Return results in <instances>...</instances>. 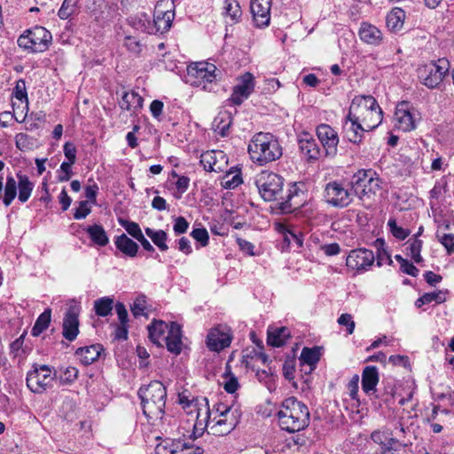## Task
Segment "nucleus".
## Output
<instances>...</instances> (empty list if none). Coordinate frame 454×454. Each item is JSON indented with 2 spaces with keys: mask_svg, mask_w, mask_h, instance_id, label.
<instances>
[{
  "mask_svg": "<svg viewBox=\"0 0 454 454\" xmlns=\"http://www.w3.org/2000/svg\"><path fill=\"white\" fill-rule=\"evenodd\" d=\"M241 411L240 409L237 406L231 405H226L224 403H216L214 405L213 410L211 411L212 415H223L227 413V411Z\"/></svg>",
  "mask_w": 454,
  "mask_h": 454,
  "instance_id": "nucleus-62",
  "label": "nucleus"
},
{
  "mask_svg": "<svg viewBox=\"0 0 454 454\" xmlns=\"http://www.w3.org/2000/svg\"><path fill=\"white\" fill-rule=\"evenodd\" d=\"M28 33L33 43V52H43L47 50L51 40V35L47 29L43 27H35L33 30H28Z\"/></svg>",
  "mask_w": 454,
  "mask_h": 454,
  "instance_id": "nucleus-25",
  "label": "nucleus"
},
{
  "mask_svg": "<svg viewBox=\"0 0 454 454\" xmlns=\"http://www.w3.org/2000/svg\"><path fill=\"white\" fill-rule=\"evenodd\" d=\"M57 378V372L48 365H34L27 373V386L35 394H42L47 388L52 387L53 380Z\"/></svg>",
  "mask_w": 454,
  "mask_h": 454,
  "instance_id": "nucleus-10",
  "label": "nucleus"
},
{
  "mask_svg": "<svg viewBox=\"0 0 454 454\" xmlns=\"http://www.w3.org/2000/svg\"><path fill=\"white\" fill-rule=\"evenodd\" d=\"M145 234L152 239L153 244L162 252L167 251L168 247L167 245L168 234L163 230L155 231L152 228H145Z\"/></svg>",
  "mask_w": 454,
  "mask_h": 454,
  "instance_id": "nucleus-38",
  "label": "nucleus"
},
{
  "mask_svg": "<svg viewBox=\"0 0 454 454\" xmlns=\"http://www.w3.org/2000/svg\"><path fill=\"white\" fill-rule=\"evenodd\" d=\"M173 4L167 1H159L154 8L153 22L157 32L168 31L174 20Z\"/></svg>",
  "mask_w": 454,
  "mask_h": 454,
  "instance_id": "nucleus-16",
  "label": "nucleus"
},
{
  "mask_svg": "<svg viewBox=\"0 0 454 454\" xmlns=\"http://www.w3.org/2000/svg\"><path fill=\"white\" fill-rule=\"evenodd\" d=\"M144 98L136 91L124 92L120 106L123 110L137 113L143 107Z\"/></svg>",
  "mask_w": 454,
  "mask_h": 454,
  "instance_id": "nucleus-29",
  "label": "nucleus"
},
{
  "mask_svg": "<svg viewBox=\"0 0 454 454\" xmlns=\"http://www.w3.org/2000/svg\"><path fill=\"white\" fill-rule=\"evenodd\" d=\"M131 312L135 317L145 315L146 310V296L138 295L130 307Z\"/></svg>",
  "mask_w": 454,
  "mask_h": 454,
  "instance_id": "nucleus-53",
  "label": "nucleus"
},
{
  "mask_svg": "<svg viewBox=\"0 0 454 454\" xmlns=\"http://www.w3.org/2000/svg\"><path fill=\"white\" fill-rule=\"evenodd\" d=\"M64 154L67 159V162L75 163L76 161V147L72 142H67L63 147Z\"/></svg>",
  "mask_w": 454,
  "mask_h": 454,
  "instance_id": "nucleus-63",
  "label": "nucleus"
},
{
  "mask_svg": "<svg viewBox=\"0 0 454 454\" xmlns=\"http://www.w3.org/2000/svg\"><path fill=\"white\" fill-rule=\"evenodd\" d=\"M383 112L380 106L373 107L369 112L364 113L359 117L360 122L364 126V129L367 131L372 130L377 128L382 121Z\"/></svg>",
  "mask_w": 454,
  "mask_h": 454,
  "instance_id": "nucleus-30",
  "label": "nucleus"
},
{
  "mask_svg": "<svg viewBox=\"0 0 454 454\" xmlns=\"http://www.w3.org/2000/svg\"><path fill=\"white\" fill-rule=\"evenodd\" d=\"M74 163L63 161L60 165V174L58 176V179L59 182H67L70 180L73 171H72V166Z\"/></svg>",
  "mask_w": 454,
  "mask_h": 454,
  "instance_id": "nucleus-61",
  "label": "nucleus"
},
{
  "mask_svg": "<svg viewBox=\"0 0 454 454\" xmlns=\"http://www.w3.org/2000/svg\"><path fill=\"white\" fill-rule=\"evenodd\" d=\"M191 236L195 240L200 242L202 247H206L208 244L209 236L207 231L205 228L194 229L192 231Z\"/></svg>",
  "mask_w": 454,
  "mask_h": 454,
  "instance_id": "nucleus-59",
  "label": "nucleus"
},
{
  "mask_svg": "<svg viewBox=\"0 0 454 454\" xmlns=\"http://www.w3.org/2000/svg\"><path fill=\"white\" fill-rule=\"evenodd\" d=\"M338 324L347 327L348 334H352L355 330L356 324L352 318V316L348 313L341 314L338 320Z\"/></svg>",
  "mask_w": 454,
  "mask_h": 454,
  "instance_id": "nucleus-60",
  "label": "nucleus"
},
{
  "mask_svg": "<svg viewBox=\"0 0 454 454\" xmlns=\"http://www.w3.org/2000/svg\"><path fill=\"white\" fill-rule=\"evenodd\" d=\"M450 67V62L445 58L431 61L418 68L419 80L428 89H435L442 82Z\"/></svg>",
  "mask_w": 454,
  "mask_h": 454,
  "instance_id": "nucleus-8",
  "label": "nucleus"
},
{
  "mask_svg": "<svg viewBox=\"0 0 454 454\" xmlns=\"http://www.w3.org/2000/svg\"><path fill=\"white\" fill-rule=\"evenodd\" d=\"M320 359V352L317 348H303L300 360L314 369Z\"/></svg>",
  "mask_w": 454,
  "mask_h": 454,
  "instance_id": "nucleus-44",
  "label": "nucleus"
},
{
  "mask_svg": "<svg viewBox=\"0 0 454 454\" xmlns=\"http://www.w3.org/2000/svg\"><path fill=\"white\" fill-rule=\"evenodd\" d=\"M138 396L141 399L143 413L148 420L153 424L160 420L163 425L164 420H167V418H164L167 397L165 386L159 380H153L139 388Z\"/></svg>",
  "mask_w": 454,
  "mask_h": 454,
  "instance_id": "nucleus-4",
  "label": "nucleus"
},
{
  "mask_svg": "<svg viewBox=\"0 0 454 454\" xmlns=\"http://www.w3.org/2000/svg\"><path fill=\"white\" fill-rule=\"evenodd\" d=\"M380 454H406V445L396 439L395 443L383 447Z\"/></svg>",
  "mask_w": 454,
  "mask_h": 454,
  "instance_id": "nucleus-55",
  "label": "nucleus"
},
{
  "mask_svg": "<svg viewBox=\"0 0 454 454\" xmlns=\"http://www.w3.org/2000/svg\"><path fill=\"white\" fill-rule=\"evenodd\" d=\"M258 191L265 201L278 199L283 191V178L273 172L262 171L255 181Z\"/></svg>",
  "mask_w": 454,
  "mask_h": 454,
  "instance_id": "nucleus-11",
  "label": "nucleus"
},
{
  "mask_svg": "<svg viewBox=\"0 0 454 454\" xmlns=\"http://www.w3.org/2000/svg\"><path fill=\"white\" fill-rule=\"evenodd\" d=\"M188 228L189 223L184 216L174 217L173 231L176 236L185 233Z\"/></svg>",
  "mask_w": 454,
  "mask_h": 454,
  "instance_id": "nucleus-57",
  "label": "nucleus"
},
{
  "mask_svg": "<svg viewBox=\"0 0 454 454\" xmlns=\"http://www.w3.org/2000/svg\"><path fill=\"white\" fill-rule=\"evenodd\" d=\"M358 35L360 39L367 44L378 46L383 42L382 32L377 27L367 22L361 24Z\"/></svg>",
  "mask_w": 454,
  "mask_h": 454,
  "instance_id": "nucleus-23",
  "label": "nucleus"
},
{
  "mask_svg": "<svg viewBox=\"0 0 454 454\" xmlns=\"http://www.w3.org/2000/svg\"><path fill=\"white\" fill-rule=\"evenodd\" d=\"M147 328L150 340L157 345H161V340H164V334L168 331L169 325L161 320H153Z\"/></svg>",
  "mask_w": 454,
  "mask_h": 454,
  "instance_id": "nucleus-32",
  "label": "nucleus"
},
{
  "mask_svg": "<svg viewBox=\"0 0 454 454\" xmlns=\"http://www.w3.org/2000/svg\"><path fill=\"white\" fill-rule=\"evenodd\" d=\"M178 403L188 414H196L195 421H198V413L203 414L205 409L208 407L207 398L192 396L186 390L178 394Z\"/></svg>",
  "mask_w": 454,
  "mask_h": 454,
  "instance_id": "nucleus-18",
  "label": "nucleus"
},
{
  "mask_svg": "<svg viewBox=\"0 0 454 454\" xmlns=\"http://www.w3.org/2000/svg\"><path fill=\"white\" fill-rule=\"evenodd\" d=\"M223 13L230 19L231 22L237 23L242 15V11L237 0H225Z\"/></svg>",
  "mask_w": 454,
  "mask_h": 454,
  "instance_id": "nucleus-40",
  "label": "nucleus"
},
{
  "mask_svg": "<svg viewBox=\"0 0 454 454\" xmlns=\"http://www.w3.org/2000/svg\"><path fill=\"white\" fill-rule=\"evenodd\" d=\"M12 96L19 100L21 104H24V108L27 111L28 109V98L26 88V82L23 79H20L16 82V85L13 89Z\"/></svg>",
  "mask_w": 454,
  "mask_h": 454,
  "instance_id": "nucleus-47",
  "label": "nucleus"
},
{
  "mask_svg": "<svg viewBox=\"0 0 454 454\" xmlns=\"http://www.w3.org/2000/svg\"><path fill=\"white\" fill-rule=\"evenodd\" d=\"M247 153L254 164L263 167L279 160L283 155V147L275 135L261 131L250 139Z\"/></svg>",
  "mask_w": 454,
  "mask_h": 454,
  "instance_id": "nucleus-2",
  "label": "nucleus"
},
{
  "mask_svg": "<svg viewBox=\"0 0 454 454\" xmlns=\"http://www.w3.org/2000/svg\"><path fill=\"white\" fill-rule=\"evenodd\" d=\"M118 222L120 225L123 227L126 231L137 240H138L140 237L144 236L138 223L122 218H119Z\"/></svg>",
  "mask_w": 454,
  "mask_h": 454,
  "instance_id": "nucleus-49",
  "label": "nucleus"
},
{
  "mask_svg": "<svg viewBox=\"0 0 454 454\" xmlns=\"http://www.w3.org/2000/svg\"><path fill=\"white\" fill-rule=\"evenodd\" d=\"M75 0H64L58 15L61 20L68 19L74 12Z\"/></svg>",
  "mask_w": 454,
  "mask_h": 454,
  "instance_id": "nucleus-54",
  "label": "nucleus"
},
{
  "mask_svg": "<svg viewBox=\"0 0 454 454\" xmlns=\"http://www.w3.org/2000/svg\"><path fill=\"white\" fill-rule=\"evenodd\" d=\"M114 245L120 252L129 257H135L139 249L138 245L124 233L115 237Z\"/></svg>",
  "mask_w": 454,
  "mask_h": 454,
  "instance_id": "nucleus-31",
  "label": "nucleus"
},
{
  "mask_svg": "<svg viewBox=\"0 0 454 454\" xmlns=\"http://www.w3.org/2000/svg\"><path fill=\"white\" fill-rule=\"evenodd\" d=\"M350 121V127L346 129V136L348 141L354 144L361 143L364 132L367 131L364 129V125L359 120H353V118H347Z\"/></svg>",
  "mask_w": 454,
  "mask_h": 454,
  "instance_id": "nucleus-34",
  "label": "nucleus"
},
{
  "mask_svg": "<svg viewBox=\"0 0 454 454\" xmlns=\"http://www.w3.org/2000/svg\"><path fill=\"white\" fill-rule=\"evenodd\" d=\"M51 310L46 309L36 319L33 328L32 335L39 336L43 331H45L51 323Z\"/></svg>",
  "mask_w": 454,
  "mask_h": 454,
  "instance_id": "nucleus-43",
  "label": "nucleus"
},
{
  "mask_svg": "<svg viewBox=\"0 0 454 454\" xmlns=\"http://www.w3.org/2000/svg\"><path fill=\"white\" fill-rule=\"evenodd\" d=\"M382 180L372 169H360L350 179L354 195L369 208L372 206L377 193L382 189Z\"/></svg>",
  "mask_w": 454,
  "mask_h": 454,
  "instance_id": "nucleus-5",
  "label": "nucleus"
},
{
  "mask_svg": "<svg viewBox=\"0 0 454 454\" xmlns=\"http://www.w3.org/2000/svg\"><path fill=\"white\" fill-rule=\"evenodd\" d=\"M242 183L240 172H227L223 178L222 185L225 189H234Z\"/></svg>",
  "mask_w": 454,
  "mask_h": 454,
  "instance_id": "nucleus-51",
  "label": "nucleus"
},
{
  "mask_svg": "<svg viewBox=\"0 0 454 454\" xmlns=\"http://www.w3.org/2000/svg\"><path fill=\"white\" fill-rule=\"evenodd\" d=\"M241 411H227L223 415H215L211 417V411L209 406L205 409L203 414L198 413V421L192 426V433L190 437L196 439L201 436L207 429L208 434L216 436L227 435L232 432L240 421Z\"/></svg>",
  "mask_w": 454,
  "mask_h": 454,
  "instance_id": "nucleus-1",
  "label": "nucleus"
},
{
  "mask_svg": "<svg viewBox=\"0 0 454 454\" xmlns=\"http://www.w3.org/2000/svg\"><path fill=\"white\" fill-rule=\"evenodd\" d=\"M164 340L169 352L176 355L180 354L182 351V331L181 326L177 323H170L168 335Z\"/></svg>",
  "mask_w": 454,
  "mask_h": 454,
  "instance_id": "nucleus-24",
  "label": "nucleus"
},
{
  "mask_svg": "<svg viewBox=\"0 0 454 454\" xmlns=\"http://www.w3.org/2000/svg\"><path fill=\"white\" fill-rule=\"evenodd\" d=\"M277 417L280 428L288 433L304 430L309 427L310 420L308 406L294 396L283 400Z\"/></svg>",
  "mask_w": 454,
  "mask_h": 454,
  "instance_id": "nucleus-3",
  "label": "nucleus"
},
{
  "mask_svg": "<svg viewBox=\"0 0 454 454\" xmlns=\"http://www.w3.org/2000/svg\"><path fill=\"white\" fill-rule=\"evenodd\" d=\"M155 450L156 454H203L200 447H195L184 439H165Z\"/></svg>",
  "mask_w": 454,
  "mask_h": 454,
  "instance_id": "nucleus-14",
  "label": "nucleus"
},
{
  "mask_svg": "<svg viewBox=\"0 0 454 454\" xmlns=\"http://www.w3.org/2000/svg\"><path fill=\"white\" fill-rule=\"evenodd\" d=\"M78 372L75 367L68 366L60 370L59 375L56 379H58L59 385H70L77 379Z\"/></svg>",
  "mask_w": 454,
  "mask_h": 454,
  "instance_id": "nucleus-48",
  "label": "nucleus"
},
{
  "mask_svg": "<svg viewBox=\"0 0 454 454\" xmlns=\"http://www.w3.org/2000/svg\"><path fill=\"white\" fill-rule=\"evenodd\" d=\"M228 162L223 151H208L201 154L200 163L206 171L222 172Z\"/></svg>",
  "mask_w": 454,
  "mask_h": 454,
  "instance_id": "nucleus-22",
  "label": "nucleus"
},
{
  "mask_svg": "<svg viewBox=\"0 0 454 454\" xmlns=\"http://www.w3.org/2000/svg\"><path fill=\"white\" fill-rule=\"evenodd\" d=\"M407 249L410 251V255L416 263H420L423 258L420 254L423 241L416 237L410 239L407 242Z\"/></svg>",
  "mask_w": 454,
  "mask_h": 454,
  "instance_id": "nucleus-46",
  "label": "nucleus"
},
{
  "mask_svg": "<svg viewBox=\"0 0 454 454\" xmlns=\"http://www.w3.org/2000/svg\"><path fill=\"white\" fill-rule=\"evenodd\" d=\"M290 332L286 327L277 328L268 333V344L272 347H282L286 344Z\"/></svg>",
  "mask_w": 454,
  "mask_h": 454,
  "instance_id": "nucleus-37",
  "label": "nucleus"
},
{
  "mask_svg": "<svg viewBox=\"0 0 454 454\" xmlns=\"http://www.w3.org/2000/svg\"><path fill=\"white\" fill-rule=\"evenodd\" d=\"M254 77L247 72L238 78V83L233 87L232 93L228 102L232 106H240L249 98L254 90Z\"/></svg>",
  "mask_w": 454,
  "mask_h": 454,
  "instance_id": "nucleus-15",
  "label": "nucleus"
},
{
  "mask_svg": "<svg viewBox=\"0 0 454 454\" xmlns=\"http://www.w3.org/2000/svg\"><path fill=\"white\" fill-rule=\"evenodd\" d=\"M299 149L308 160H317L320 156V149L316 140L309 134H302L298 139Z\"/></svg>",
  "mask_w": 454,
  "mask_h": 454,
  "instance_id": "nucleus-26",
  "label": "nucleus"
},
{
  "mask_svg": "<svg viewBox=\"0 0 454 454\" xmlns=\"http://www.w3.org/2000/svg\"><path fill=\"white\" fill-rule=\"evenodd\" d=\"M271 0H251L250 9L254 24L258 27L269 26Z\"/></svg>",
  "mask_w": 454,
  "mask_h": 454,
  "instance_id": "nucleus-19",
  "label": "nucleus"
},
{
  "mask_svg": "<svg viewBox=\"0 0 454 454\" xmlns=\"http://www.w3.org/2000/svg\"><path fill=\"white\" fill-rule=\"evenodd\" d=\"M18 188H19V200L22 203L27 202L31 196L34 190V184L29 180L27 175L21 173L17 174Z\"/></svg>",
  "mask_w": 454,
  "mask_h": 454,
  "instance_id": "nucleus-33",
  "label": "nucleus"
},
{
  "mask_svg": "<svg viewBox=\"0 0 454 454\" xmlns=\"http://www.w3.org/2000/svg\"><path fill=\"white\" fill-rule=\"evenodd\" d=\"M375 106H378V102L372 96H356L351 102L347 118L358 120L364 113L369 112Z\"/></svg>",
  "mask_w": 454,
  "mask_h": 454,
  "instance_id": "nucleus-21",
  "label": "nucleus"
},
{
  "mask_svg": "<svg viewBox=\"0 0 454 454\" xmlns=\"http://www.w3.org/2000/svg\"><path fill=\"white\" fill-rule=\"evenodd\" d=\"M445 292L443 291H437V292H433V293H426L425 295H426V298L425 300L427 301V303H431L433 301H434L435 303L437 304H441L442 302H444L446 301V295H445Z\"/></svg>",
  "mask_w": 454,
  "mask_h": 454,
  "instance_id": "nucleus-64",
  "label": "nucleus"
},
{
  "mask_svg": "<svg viewBox=\"0 0 454 454\" xmlns=\"http://www.w3.org/2000/svg\"><path fill=\"white\" fill-rule=\"evenodd\" d=\"M18 182L12 176H7L4 189L3 203L8 207L17 196Z\"/></svg>",
  "mask_w": 454,
  "mask_h": 454,
  "instance_id": "nucleus-41",
  "label": "nucleus"
},
{
  "mask_svg": "<svg viewBox=\"0 0 454 454\" xmlns=\"http://www.w3.org/2000/svg\"><path fill=\"white\" fill-rule=\"evenodd\" d=\"M79 309L76 306H71L68 308L63 319V337L73 341L76 339L79 334Z\"/></svg>",
  "mask_w": 454,
  "mask_h": 454,
  "instance_id": "nucleus-20",
  "label": "nucleus"
},
{
  "mask_svg": "<svg viewBox=\"0 0 454 454\" xmlns=\"http://www.w3.org/2000/svg\"><path fill=\"white\" fill-rule=\"evenodd\" d=\"M103 350L104 348L101 345L93 344L90 346L78 348L75 351V356L79 357L83 364L89 365L99 357Z\"/></svg>",
  "mask_w": 454,
  "mask_h": 454,
  "instance_id": "nucleus-28",
  "label": "nucleus"
},
{
  "mask_svg": "<svg viewBox=\"0 0 454 454\" xmlns=\"http://www.w3.org/2000/svg\"><path fill=\"white\" fill-rule=\"evenodd\" d=\"M86 231L94 244L99 247H105L108 244L109 239L106 231L101 225H90L86 229Z\"/></svg>",
  "mask_w": 454,
  "mask_h": 454,
  "instance_id": "nucleus-35",
  "label": "nucleus"
},
{
  "mask_svg": "<svg viewBox=\"0 0 454 454\" xmlns=\"http://www.w3.org/2000/svg\"><path fill=\"white\" fill-rule=\"evenodd\" d=\"M114 299L109 296L99 298L94 301L95 313L99 317H107L112 313Z\"/></svg>",
  "mask_w": 454,
  "mask_h": 454,
  "instance_id": "nucleus-42",
  "label": "nucleus"
},
{
  "mask_svg": "<svg viewBox=\"0 0 454 454\" xmlns=\"http://www.w3.org/2000/svg\"><path fill=\"white\" fill-rule=\"evenodd\" d=\"M394 119L395 129L410 132L417 128V124L421 120V114L411 103L402 101L396 105Z\"/></svg>",
  "mask_w": 454,
  "mask_h": 454,
  "instance_id": "nucleus-9",
  "label": "nucleus"
},
{
  "mask_svg": "<svg viewBox=\"0 0 454 454\" xmlns=\"http://www.w3.org/2000/svg\"><path fill=\"white\" fill-rule=\"evenodd\" d=\"M232 332L227 325H217L211 328L207 336V347L209 350L220 352L229 347L232 340Z\"/></svg>",
  "mask_w": 454,
  "mask_h": 454,
  "instance_id": "nucleus-12",
  "label": "nucleus"
},
{
  "mask_svg": "<svg viewBox=\"0 0 454 454\" xmlns=\"http://www.w3.org/2000/svg\"><path fill=\"white\" fill-rule=\"evenodd\" d=\"M216 67L207 62H197L187 67L186 82L205 91H213L216 86Z\"/></svg>",
  "mask_w": 454,
  "mask_h": 454,
  "instance_id": "nucleus-6",
  "label": "nucleus"
},
{
  "mask_svg": "<svg viewBox=\"0 0 454 454\" xmlns=\"http://www.w3.org/2000/svg\"><path fill=\"white\" fill-rule=\"evenodd\" d=\"M387 224L390 233L399 240H404L410 235V231L397 225L396 220L393 217L388 219Z\"/></svg>",
  "mask_w": 454,
  "mask_h": 454,
  "instance_id": "nucleus-50",
  "label": "nucleus"
},
{
  "mask_svg": "<svg viewBox=\"0 0 454 454\" xmlns=\"http://www.w3.org/2000/svg\"><path fill=\"white\" fill-rule=\"evenodd\" d=\"M170 175L173 178H176L175 185L179 195H176V197L179 199L188 190L190 184V178L185 176H180L174 170L171 172Z\"/></svg>",
  "mask_w": 454,
  "mask_h": 454,
  "instance_id": "nucleus-52",
  "label": "nucleus"
},
{
  "mask_svg": "<svg viewBox=\"0 0 454 454\" xmlns=\"http://www.w3.org/2000/svg\"><path fill=\"white\" fill-rule=\"evenodd\" d=\"M317 136L327 156H335L338 151V133L328 124H320L317 128Z\"/></svg>",
  "mask_w": 454,
  "mask_h": 454,
  "instance_id": "nucleus-17",
  "label": "nucleus"
},
{
  "mask_svg": "<svg viewBox=\"0 0 454 454\" xmlns=\"http://www.w3.org/2000/svg\"><path fill=\"white\" fill-rule=\"evenodd\" d=\"M15 145L19 150L28 152L36 146V139L26 133H18L15 136Z\"/></svg>",
  "mask_w": 454,
  "mask_h": 454,
  "instance_id": "nucleus-45",
  "label": "nucleus"
},
{
  "mask_svg": "<svg viewBox=\"0 0 454 454\" xmlns=\"http://www.w3.org/2000/svg\"><path fill=\"white\" fill-rule=\"evenodd\" d=\"M354 192L350 181L333 180L327 183L323 192L324 200L326 204L344 208L353 201Z\"/></svg>",
  "mask_w": 454,
  "mask_h": 454,
  "instance_id": "nucleus-7",
  "label": "nucleus"
},
{
  "mask_svg": "<svg viewBox=\"0 0 454 454\" xmlns=\"http://www.w3.org/2000/svg\"><path fill=\"white\" fill-rule=\"evenodd\" d=\"M123 44L129 52L135 55L139 54L143 47L140 42L134 36H126Z\"/></svg>",
  "mask_w": 454,
  "mask_h": 454,
  "instance_id": "nucleus-56",
  "label": "nucleus"
},
{
  "mask_svg": "<svg viewBox=\"0 0 454 454\" xmlns=\"http://www.w3.org/2000/svg\"><path fill=\"white\" fill-rule=\"evenodd\" d=\"M91 212L90 207L89 206L88 200H82L79 202L78 207L75 209L74 217L76 220L86 218Z\"/></svg>",
  "mask_w": 454,
  "mask_h": 454,
  "instance_id": "nucleus-58",
  "label": "nucleus"
},
{
  "mask_svg": "<svg viewBox=\"0 0 454 454\" xmlns=\"http://www.w3.org/2000/svg\"><path fill=\"white\" fill-rule=\"evenodd\" d=\"M375 260L372 250L366 248L353 249L349 252L346 259V265L351 270L356 273H364L368 270Z\"/></svg>",
  "mask_w": 454,
  "mask_h": 454,
  "instance_id": "nucleus-13",
  "label": "nucleus"
},
{
  "mask_svg": "<svg viewBox=\"0 0 454 454\" xmlns=\"http://www.w3.org/2000/svg\"><path fill=\"white\" fill-rule=\"evenodd\" d=\"M372 441L380 446V450L388 444L395 442L396 438L392 436V432L387 429H377L371 434Z\"/></svg>",
  "mask_w": 454,
  "mask_h": 454,
  "instance_id": "nucleus-39",
  "label": "nucleus"
},
{
  "mask_svg": "<svg viewBox=\"0 0 454 454\" xmlns=\"http://www.w3.org/2000/svg\"><path fill=\"white\" fill-rule=\"evenodd\" d=\"M379 382V372L375 366H366L362 372V389L371 395L375 393Z\"/></svg>",
  "mask_w": 454,
  "mask_h": 454,
  "instance_id": "nucleus-27",
  "label": "nucleus"
},
{
  "mask_svg": "<svg viewBox=\"0 0 454 454\" xmlns=\"http://www.w3.org/2000/svg\"><path fill=\"white\" fill-rule=\"evenodd\" d=\"M404 17L405 13L403 10L400 8L394 9L387 16V27L391 31H399L403 27Z\"/></svg>",
  "mask_w": 454,
  "mask_h": 454,
  "instance_id": "nucleus-36",
  "label": "nucleus"
}]
</instances>
